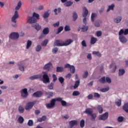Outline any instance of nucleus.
I'll list each match as a JSON object with an SVG mask.
<instances>
[{"label": "nucleus", "instance_id": "1", "mask_svg": "<svg viewBox=\"0 0 128 128\" xmlns=\"http://www.w3.org/2000/svg\"><path fill=\"white\" fill-rule=\"evenodd\" d=\"M84 114H86L88 116H91V120L92 122H94L96 120V113H94L92 111V108H87L84 112Z\"/></svg>", "mask_w": 128, "mask_h": 128}, {"label": "nucleus", "instance_id": "2", "mask_svg": "<svg viewBox=\"0 0 128 128\" xmlns=\"http://www.w3.org/2000/svg\"><path fill=\"white\" fill-rule=\"evenodd\" d=\"M42 73L44 74L42 76V81L44 84H50V77H48V73L46 72H42Z\"/></svg>", "mask_w": 128, "mask_h": 128}, {"label": "nucleus", "instance_id": "3", "mask_svg": "<svg viewBox=\"0 0 128 128\" xmlns=\"http://www.w3.org/2000/svg\"><path fill=\"white\" fill-rule=\"evenodd\" d=\"M36 104V101L28 102L25 106V110H32V106H34Z\"/></svg>", "mask_w": 128, "mask_h": 128}, {"label": "nucleus", "instance_id": "4", "mask_svg": "<svg viewBox=\"0 0 128 128\" xmlns=\"http://www.w3.org/2000/svg\"><path fill=\"white\" fill-rule=\"evenodd\" d=\"M56 98L52 99L50 103L46 104V108H54L56 106Z\"/></svg>", "mask_w": 128, "mask_h": 128}, {"label": "nucleus", "instance_id": "5", "mask_svg": "<svg viewBox=\"0 0 128 128\" xmlns=\"http://www.w3.org/2000/svg\"><path fill=\"white\" fill-rule=\"evenodd\" d=\"M64 68H70L71 74H74L76 72V68L74 66H71L68 64H66L64 65Z\"/></svg>", "mask_w": 128, "mask_h": 128}, {"label": "nucleus", "instance_id": "6", "mask_svg": "<svg viewBox=\"0 0 128 128\" xmlns=\"http://www.w3.org/2000/svg\"><path fill=\"white\" fill-rule=\"evenodd\" d=\"M20 92L21 94V96L26 98H28V88H24L22 90H20Z\"/></svg>", "mask_w": 128, "mask_h": 128}, {"label": "nucleus", "instance_id": "7", "mask_svg": "<svg viewBox=\"0 0 128 128\" xmlns=\"http://www.w3.org/2000/svg\"><path fill=\"white\" fill-rule=\"evenodd\" d=\"M19 36L20 35L18 34V33L13 32L10 34L9 38H11V40H17V38H19Z\"/></svg>", "mask_w": 128, "mask_h": 128}, {"label": "nucleus", "instance_id": "8", "mask_svg": "<svg viewBox=\"0 0 128 128\" xmlns=\"http://www.w3.org/2000/svg\"><path fill=\"white\" fill-rule=\"evenodd\" d=\"M44 70H46V72H50L52 70V64L50 62H49L46 64L43 68Z\"/></svg>", "mask_w": 128, "mask_h": 128}, {"label": "nucleus", "instance_id": "9", "mask_svg": "<svg viewBox=\"0 0 128 128\" xmlns=\"http://www.w3.org/2000/svg\"><path fill=\"white\" fill-rule=\"evenodd\" d=\"M108 118V112H106L103 114L100 115L99 120H106Z\"/></svg>", "mask_w": 128, "mask_h": 128}, {"label": "nucleus", "instance_id": "10", "mask_svg": "<svg viewBox=\"0 0 128 128\" xmlns=\"http://www.w3.org/2000/svg\"><path fill=\"white\" fill-rule=\"evenodd\" d=\"M54 44L56 46H64V42L62 40H56Z\"/></svg>", "mask_w": 128, "mask_h": 128}, {"label": "nucleus", "instance_id": "11", "mask_svg": "<svg viewBox=\"0 0 128 128\" xmlns=\"http://www.w3.org/2000/svg\"><path fill=\"white\" fill-rule=\"evenodd\" d=\"M17 18H18V11H15L14 14L12 16L11 19L12 22H16Z\"/></svg>", "mask_w": 128, "mask_h": 128}, {"label": "nucleus", "instance_id": "12", "mask_svg": "<svg viewBox=\"0 0 128 128\" xmlns=\"http://www.w3.org/2000/svg\"><path fill=\"white\" fill-rule=\"evenodd\" d=\"M63 98L59 97L56 98V102H61L62 106H66V102L62 100Z\"/></svg>", "mask_w": 128, "mask_h": 128}, {"label": "nucleus", "instance_id": "13", "mask_svg": "<svg viewBox=\"0 0 128 128\" xmlns=\"http://www.w3.org/2000/svg\"><path fill=\"white\" fill-rule=\"evenodd\" d=\"M38 22V20L36 18L33 17L32 16L31 17H29L28 20V24H36Z\"/></svg>", "mask_w": 128, "mask_h": 128}, {"label": "nucleus", "instance_id": "14", "mask_svg": "<svg viewBox=\"0 0 128 128\" xmlns=\"http://www.w3.org/2000/svg\"><path fill=\"white\" fill-rule=\"evenodd\" d=\"M43 92L42 91H38L33 94V96L34 98H40L43 94Z\"/></svg>", "mask_w": 128, "mask_h": 128}, {"label": "nucleus", "instance_id": "15", "mask_svg": "<svg viewBox=\"0 0 128 128\" xmlns=\"http://www.w3.org/2000/svg\"><path fill=\"white\" fill-rule=\"evenodd\" d=\"M42 78V74H36L33 76H31L29 78L31 80H38V78Z\"/></svg>", "mask_w": 128, "mask_h": 128}, {"label": "nucleus", "instance_id": "16", "mask_svg": "<svg viewBox=\"0 0 128 128\" xmlns=\"http://www.w3.org/2000/svg\"><path fill=\"white\" fill-rule=\"evenodd\" d=\"M88 10L86 8V7H83V13L82 16L83 18H86L88 16Z\"/></svg>", "mask_w": 128, "mask_h": 128}, {"label": "nucleus", "instance_id": "17", "mask_svg": "<svg viewBox=\"0 0 128 128\" xmlns=\"http://www.w3.org/2000/svg\"><path fill=\"white\" fill-rule=\"evenodd\" d=\"M70 128H73L74 126H78V121L76 120H71L69 122Z\"/></svg>", "mask_w": 128, "mask_h": 128}, {"label": "nucleus", "instance_id": "18", "mask_svg": "<svg viewBox=\"0 0 128 128\" xmlns=\"http://www.w3.org/2000/svg\"><path fill=\"white\" fill-rule=\"evenodd\" d=\"M113 68L112 70V72H116V63L112 62L109 66V68Z\"/></svg>", "mask_w": 128, "mask_h": 128}, {"label": "nucleus", "instance_id": "19", "mask_svg": "<svg viewBox=\"0 0 128 128\" xmlns=\"http://www.w3.org/2000/svg\"><path fill=\"white\" fill-rule=\"evenodd\" d=\"M119 40L120 42H122V44H126V42H128V39L126 38L124 36H119Z\"/></svg>", "mask_w": 128, "mask_h": 128}, {"label": "nucleus", "instance_id": "20", "mask_svg": "<svg viewBox=\"0 0 128 128\" xmlns=\"http://www.w3.org/2000/svg\"><path fill=\"white\" fill-rule=\"evenodd\" d=\"M32 28H34L35 30H36L38 32V30H40L42 29V26L38 24H32Z\"/></svg>", "mask_w": 128, "mask_h": 128}, {"label": "nucleus", "instance_id": "21", "mask_svg": "<svg viewBox=\"0 0 128 128\" xmlns=\"http://www.w3.org/2000/svg\"><path fill=\"white\" fill-rule=\"evenodd\" d=\"M74 42V40L72 39H68L64 42V46H70L72 42Z\"/></svg>", "mask_w": 128, "mask_h": 128}, {"label": "nucleus", "instance_id": "22", "mask_svg": "<svg viewBox=\"0 0 128 128\" xmlns=\"http://www.w3.org/2000/svg\"><path fill=\"white\" fill-rule=\"evenodd\" d=\"M46 120V116H43L42 118H38L37 119L38 122H42L44 120Z\"/></svg>", "mask_w": 128, "mask_h": 128}, {"label": "nucleus", "instance_id": "23", "mask_svg": "<svg viewBox=\"0 0 128 128\" xmlns=\"http://www.w3.org/2000/svg\"><path fill=\"white\" fill-rule=\"evenodd\" d=\"M122 108L126 114H128V102L124 104Z\"/></svg>", "mask_w": 128, "mask_h": 128}, {"label": "nucleus", "instance_id": "24", "mask_svg": "<svg viewBox=\"0 0 128 128\" xmlns=\"http://www.w3.org/2000/svg\"><path fill=\"white\" fill-rule=\"evenodd\" d=\"M98 42V39L94 37H92L90 44H94Z\"/></svg>", "mask_w": 128, "mask_h": 128}, {"label": "nucleus", "instance_id": "25", "mask_svg": "<svg viewBox=\"0 0 128 128\" xmlns=\"http://www.w3.org/2000/svg\"><path fill=\"white\" fill-rule=\"evenodd\" d=\"M124 72L126 71L124 69H119L118 74L119 76H124Z\"/></svg>", "mask_w": 128, "mask_h": 128}, {"label": "nucleus", "instance_id": "26", "mask_svg": "<svg viewBox=\"0 0 128 128\" xmlns=\"http://www.w3.org/2000/svg\"><path fill=\"white\" fill-rule=\"evenodd\" d=\"M50 32V29L48 28H46L42 30V33L44 34H48Z\"/></svg>", "mask_w": 128, "mask_h": 128}, {"label": "nucleus", "instance_id": "27", "mask_svg": "<svg viewBox=\"0 0 128 128\" xmlns=\"http://www.w3.org/2000/svg\"><path fill=\"white\" fill-rule=\"evenodd\" d=\"M92 54H94V56H96L98 58H102V54L100 52L94 51Z\"/></svg>", "mask_w": 128, "mask_h": 128}, {"label": "nucleus", "instance_id": "28", "mask_svg": "<svg viewBox=\"0 0 128 128\" xmlns=\"http://www.w3.org/2000/svg\"><path fill=\"white\" fill-rule=\"evenodd\" d=\"M72 4H74V2L72 1H67L66 3L64 4V6L67 7L71 6H72Z\"/></svg>", "mask_w": 128, "mask_h": 128}, {"label": "nucleus", "instance_id": "29", "mask_svg": "<svg viewBox=\"0 0 128 128\" xmlns=\"http://www.w3.org/2000/svg\"><path fill=\"white\" fill-rule=\"evenodd\" d=\"M32 42L30 40H28L27 41V44L26 46V50H28V48H30V46H32Z\"/></svg>", "mask_w": 128, "mask_h": 128}, {"label": "nucleus", "instance_id": "30", "mask_svg": "<svg viewBox=\"0 0 128 128\" xmlns=\"http://www.w3.org/2000/svg\"><path fill=\"white\" fill-rule=\"evenodd\" d=\"M122 18L120 16H118L114 20V22H116V24H118L119 22H122Z\"/></svg>", "mask_w": 128, "mask_h": 128}, {"label": "nucleus", "instance_id": "31", "mask_svg": "<svg viewBox=\"0 0 128 128\" xmlns=\"http://www.w3.org/2000/svg\"><path fill=\"white\" fill-rule=\"evenodd\" d=\"M64 69L62 67L58 66L56 68V72H64Z\"/></svg>", "mask_w": 128, "mask_h": 128}, {"label": "nucleus", "instance_id": "32", "mask_svg": "<svg viewBox=\"0 0 128 128\" xmlns=\"http://www.w3.org/2000/svg\"><path fill=\"white\" fill-rule=\"evenodd\" d=\"M114 4H112L111 5L108 6V8L107 10V12H108L110 10H114Z\"/></svg>", "mask_w": 128, "mask_h": 128}, {"label": "nucleus", "instance_id": "33", "mask_svg": "<svg viewBox=\"0 0 128 128\" xmlns=\"http://www.w3.org/2000/svg\"><path fill=\"white\" fill-rule=\"evenodd\" d=\"M54 84L53 82H51L50 84H48L47 86V88H48V90H54Z\"/></svg>", "mask_w": 128, "mask_h": 128}, {"label": "nucleus", "instance_id": "34", "mask_svg": "<svg viewBox=\"0 0 128 128\" xmlns=\"http://www.w3.org/2000/svg\"><path fill=\"white\" fill-rule=\"evenodd\" d=\"M99 112V114H102V112H104V109L102 107L100 106H98L97 108Z\"/></svg>", "mask_w": 128, "mask_h": 128}, {"label": "nucleus", "instance_id": "35", "mask_svg": "<svg viewBox=\"0 0 128 128\" xmlns=\"http://www.w3.org/2000/svg\"><path fill=\"white\" fill-rule=\"evenodd\" d=\"M21 6H22V2L20 1L18 4L17 6L16 7L15 10H18L20 8Z\"/></svg>", "mask_w": 128, "mask_h": 128}, {"label": "nucleus", "instance_id": "36", "mask_svg": "<svg viewBox=\"0 0 128 128\" xmlns=\"http://www.w3.org/2000/svg\"><path fill=\"white\" fill-rule=\"evenodd\" d=\"M18 110L20 114H24V108L22 107V106H20L18 107Z\"/></svg>", "mask_w": 128, "mask_h": 128}, {"label": "nucleus", "instance_id": "37", "mask_svg": "<svg viewBox=\"0 0 128 128\" xmlns=\"http://www.w3.org/2000/svg\"><path fill=\"white\" fill-rule=\"evenodd\" d=\"M102 23V22L100 21H96L94 22V26H96V28H100V24Z\"/></svg>", "mask_w": 128, "mask_h": 128}, {"label": "nucleus", "instance_id": "38", "mask_svg": "<svg viewBox=\"0 0 128 128\" xmlns=\"http://www.w3.org/2000/svg\"><path fill=\"white\" fill-rule=\"evenodd\" d=\"M110 90V87L108 86L106 88H103L102 89L100 90V91L102 92H108Z\"/></svg>", "mask_w": 128, "mask_h": 128}, {"label": "nucleus", "instance_id": "39", "mask_svg": "<svg viewBox=\"0 0 128 128\" xmlns=\"http://www.w3.org/2000/svg\"><path fill=\"white\" fill-rule=\"evenodd\" d=\"M80 80H77L75 82V84L74 86V88H78V86H80Z\"/></svg>", "mask_w": 128, "mask_h": 128}, {"label": "nucleus", "instance_id": "40", "mask_svg": "<svg viewBox=\"0 0 128 128\" xmlns=\"http://www.w3.org/2000/svg\"><path fill=\"white\" fill-rule=\"evenodd\" d=\"M48 40H44V42H43L41 44L42 46H46V45L48 44Z\"/></svg>", "mask_w": 128, "mask_h": 128}, {"label": "nucleus", "instance_id": "41", "mask_svg": "<svg viewBox=\"0 0 128 128\" xmlns=\"http://www.w3.org/2000/svg\"><path fill=\"white\" fill-rule=\"evenodd\" d=\"M72 18L74 22H75V20H76V19L78 18V14H76V12H73Z\"/></svg>", "mask_w": 128, "mask_h": 128}, {"label": "nucleus", "instance_id": "42", "mask_svg": "<svg viewBox=\"0 0 128 128\" xmlns=\"http://www.w3.org/2000/svg\"><path fill=\"white\" fill-rule=\"evenodd\" d=\"M116 104L118 106H122V100H118L116 102Z\"/></svg>", "mask_w": 128, "mask_h": 128}, {"label": "nucleus", "instance_id": "43", "mask_svg": "<svg viewBox=\"0 0 128 128\" xmlns=\"http://www.w3.org/2000/svg\"><path fill=\"white\" fill-rule=\"evenodd\" d=\"M99 82H101V84H106V77L102 78L99 80Z\"/></svg>", "mask_w": 128, "mask_h": 128}, {"label": "nucleus", "instance_id": "44", "mask_svg": "<svg viewBox=\"0 0 128 128\" xmlns=\"http://www.w3.org/2000/svg\"><path fill=\"white\" fill-rule=\"evenodd\" d=\"M33 18H36V20L40 19V15L36 12H34L32 15Z\"/></svg>", "mask_w": 128, "mask_h": 128}, {"label": "nucleus", "instance_id": "45", "mask_svg": "<svg viewBox=\"0 0 128 128\" xmlns=\"http://www.w3.org/2000/svg\"><path fill=\"white\" fill-rule=\"evenodd\" d=\"M72 96H80V92H78V91H74L72 92Z\"/></svg>", "mask_w": 128, "mask_h": 128}, {"label": "nucleus", "instance_id": "46", "mask_svg": "<svg viewBox=\"0 0 128 128\" xmlns=\"http://www.w3.org/2000/svg\"><path fill=\"white\" fill-rule=\"evenodd\" d=\"M62 30H64V27H62V26L59 27L58 30L57 34H60V32H62Z\"/></svg>", "mask_w": 128, "mask_h": 128}, {"label": "nucleus", "instance_id": "47", "mask_svg": "<svg viewBox=\"0 0 128 128\" xmlns=\"http://www.w3.org/2000/svg\"><path fill=\"white\" fill-rule=\"evenodd\" d=\"M24 120L22 116H20L18 119V121L19 122L20 124H22Z\"/></svg>", "mask_w": 128, "mask_h": 128}, {"label": "nucleus", "instance_id": "48", "mask_svg": "<svg viewBox=\"0 0 128 128\" xmlns=\"http://www.w3.org/2000/svg\"><path fill=\"white\" fill-rule=\"evenodd\" d=\"M124 34V29H121L119 32H118V36H124L122 34Z\"/></svg>", "mask_w": 128, "mask_h": 128}, {"label": "nucleus", "instance_id": "49", "mask_svg": "<svg viewBox=\"0 0 128 128\" xmlns=\"http://www.w3.org/2000/svg\"><path fill=\"white\" fill-rule=\"evenodd\" d=\"M44 18H48L50 16V14H48V12H46L43 15Z\"/></svg>", "mask_w": 128, "mask_h": 128}, {"label": "nucleus", "instance_id": "50", "mask_svg": "<svg viewBox=\"0 0 128 128\" xmlns=\"http://www.w3.org/2000/svg\"><path fill=\"white\" fill-rule=\"evenodd\" d=\"M36 50L38 52H40V50H42V46H40V45H38L36 46Z\"/></svg>", "mask_w": 128, "mask_h": 128}, {"label": "nucleus", "instance_id": "51", "mask_svg": "<svg viewBox=\"0 0 128 128\" xmlns=\"http://www.w3.org/2000/svg\"><path fill=\"white\" fill-rule=\"evenodd\" d=\"M80 128H84V120H82L80 122Z\"/></svg>", "mask_w": 128, "mask_h": 128}, {"label": "nucleus", "instance_id": "52", "mask_svg": "<svg viewBox=\"0 0 128 128\" xmlns=\"http://www.w3.org/2000/svg\"><path fill=\"white\" fill-rule=\"evenodd\" d=\"M64 30L65 32H70V26L66 25L64 27Z\"/></svg>", "mask_w": 128, "mask_h": 128}, {"label": "nucleus", "instance_id": "53", "mask_svg": "<svg viewBox=\"0 0 128 128\" xmlns=\"http://www.w3.org/2000/svg\"><path fill=\"white\" fill-rule=\"evenodd\" d=\"M96 14L92 13L91 16V20L94 22V18H96Z\"/></svg>", "mask_w": 128, "mask_h": 128}, {"label": "nucleus", "instance_id": "54", "mask_svg": "<svg viewBox=\"0 0 128 128\" xmlns=\"http://www.w3.org/2000/svg\"><path fill=\"white\" fill-rule=\"evenodd\" d=\"M34 124V121L32 120H29L28 122V126H32Z\"/></svg>", "mask_w": 128, "mask_h": 128}, {"label": "nucleus", "instance_id": "55", "mask_svg": "<svg viewBox=\"0 0 128 128\" xmlns=\"http://www.w3.org/2000/svg\"><path fill=\"white\" fill-rule=\"evenodd\" d=\"M94 98H100V94L98 93L94 92Z\"/></svg>", "mask_w": 128, "mask_h": 128}, {"label": "nucleus", "instance_id": "56", "mask_svg": "<svg viewBox=\"0 0 128 128\" xmlns=\"http://www.w3.org/2000/svg\"><path fill=\"white\" fill-rule=\"evenodd\" d=\"M88 76V72L86 71L83 75V78H86Z\"/></svg>", "mask_w": 128, "mask_h": 128}, {"label": "nucleus", "instance_id": "57", "mask_svg": "<svg viewBox=\"0 0 128 128\" xmlns=\"http://www.w3.org/2000/svg\"><path fill=\"white\" fill-rule=\"evenodd\" d=\"M82 30V32H87L88 30V26H84L82 28H81Z\"/></svg>", "mask_w": 128, "mask_h": 128}, {"label": "nucleus", "instance_id": "58", "mask_svg": "<svg viewBox=\"0 0 128 128\" xmlns=\"http://www.w3.org/2000/svg\"><path fill=\"white\" fill-rule=\"evenodd\" d=\"M58 80H59L60 82V84H64V78H62V77H60L58 78Z\"/></svg>", "mask_w": 128, "mask_h": 128}, {"label": "nucleus", "instance_id": "59", "mask_svg": "<svg viewBox=\"0 0 128 128\" xmlns=\"http://www.w3.org/2000/svg\"><path fill=\"white\" fill-rule=\"evenodd\" d=\"M58 52V48H55L52 50V54H56Z\"/></svg>", "mask_w": 128, "mask_h": 128}, {"label": "nucleus", "instance_id": "60", "mask_svg": "<svg viewBox=\"0 0 128 128\" xmlns=\"http://www.w3.org/2000/svg\"><path fill=\"white\" fill-rule=\"evenodd\" d=\"M52 26H54V28H58V26H60V22H57L53 24Z\"/></svg>", "mask_w": 128, "mask_h": 128}, {"label": "nucleus", "instance_id": "61", "mask_svg": "<svg viewBox=\"0 0 128 128\" xmlns=\"http://www.w3.org/2000/svg\"><path fill=\"white\" fill-rule=\"evenodd\" d=\"M18 68L20 72H24V68L20 65L18 66Z\"/></svg>", "mask_w": 128, "mask_h": 128}, {"label": "nucleus", "instance_id": "62", "mask_svg": "<svg viewBox=\"0 0 128 128\" xmlns=\"http://www.w3.org/2000/svg\"><path fill=\"white\" fill-rule=\"evenodd\" d=\"M52 76L53 78V82H56V81L58 80V78L56 77V76L54 74H53Z\"/></svg>", "mask_w": 128, "mask_h": 128}, {"label": "nucleus", "instance_id": "63", "mask_svg": "<svg viewBox=\"0 0 128 128\" xmlns=\"http://www.w3.org/2000/svg\"><path fill=\"white\" fill-rule=\"evenodd\" d=\"M106 82L108 84H110V82H112V80H110V77H106Z\"/></svg>", "mask_w": 128, "mask_h": 128}, {"label": "nucleus", "instance_id": "64", "mask_svg": "<svg viewBox=\"0 0 128 128\" xmlns=\"http://www.w3.org/2000/svg\"><path fill=\"white\" fill-rule=\"evenodd\" d=\"M102 31H98L96 32V36L99 37V36H102Z\"/></svg>", "mask_w": 128, "mask_h": 128}]
</instances>
